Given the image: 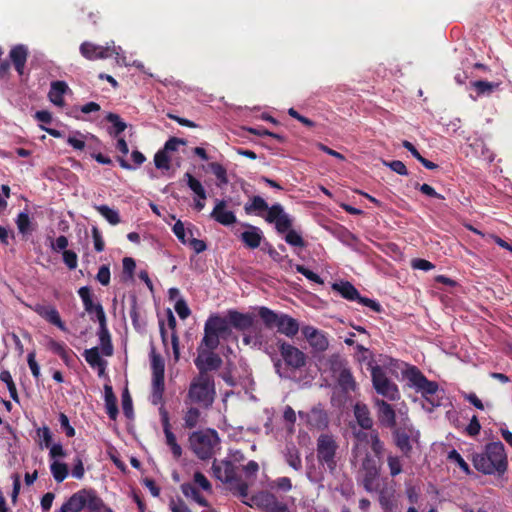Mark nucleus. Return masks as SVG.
Returning a JSON list of instances; mask_svg holds the SVG:
<instances>
[{
    "instance_id": "obj_42",
    "label": "nucleus",
    "mask_w": 512,
    "mask_h": 512,
    "mask_svg": "<svg viewBox=\"0 0 512 512\" xmlns=\"http://www.w3.org/2000/svg\"><path fill=\"white\" fill-rule=\"evenodd\" d=\"M94 208L103 216L111 225H117L121 222L119 212L107 205H95Z\"/></svg>"
},
{
    "instance_id": "obj_35",
    "label": "nucleus",
    "mask_w": 512,
    "mask_h": 512,
    "mask_svg": "<svg viewBox=\"0 0 512 512\" xmlns=\"http://www.w3.org/2000/svg\"><path fill=\"white\" fill-rule=\"evenodd\" d=\"M258 315L263 321L265 327L268 329L277 327L278 322L281 318V314H278L275 311L271 310L270 308L264 306L258 309Z\"/></svg>"
},
{
    "instance_id": "obj_28",
    "label": "nucleus",
    "mask_w": 512,
    "mask_h": 512,
    "mask_svg": "<svg viewBox=\"0 0 512 512\" xmlns=\"http://www.w3.org/2000/svg\"><path fill=\"white\" fill-rule=\"evenodd\" d=\"M276 328L280 334L293 338L299 331V323L288 314L281 313V318Z\"/></svg>"
},
{
    "instance_id": "obj_30",
    "label": "nucleus",
    "mask_w": 512,
    "mask_h": 512,
    "mask_svg": "<svg viewBox=\"0 0 512 512\" xmlns=\"http://www.w3.org/2000/svg\"><path fill=\"white\" fill-rule=\"evenodd\" d=\"M98 336L103 355L112 356L114 349L111 341V336L107 327V320H104L103 318L101 319V323H99Z\"/></svg>"
},
{
    "instance_id": "obj_6",
    "label": "nucleus",
    "mask_w": 512,
    "mask_h": 512,
    "mask_svg": "<svg viewBox=\"0 0 512 512\" xmlns=\"http://www.w3.org/2000/svg\"><path fill=\"white\" fill-rule=\"evenodd\" d=\"M339 448L332 434L323 433L317 438L316 455L320 465L333 473L337 467V450Z\"/></svg>"
},
{
    "instance_id": "obj_41",
    "label": "nucleus",
    "mask_w": 512,
    "mask_h": 512,
    "mask_svg": "<svg viewBox=\"0 0 512 512\" xmlns=\"http://www.w3.org/2000/svg\"><path fill=\"white\" fill-rule=\"evenodd\" d=\"M50 471L57 483L63 482L69 474L68 465L58 460H55L50 464Z\"/></svg>"
},
{
    "instance_id": "obj_63",
    "label": "nucleus",
    "mask_w": 512,
    "mask_h": 512,
    "mask_svg": "<svg viewBox=\"0 0 512 512\" xmlns=\"http://www.w3.org/2000/svg\"><path fill=\"white\" fill-rule=\"evenodd\" d=\"M110 276H111V274H110L109 266L108 265H102L99 268V270H98V273L96 275V279L103 286H107L110 283Z\"/></svg>"
},
{
    "instance_id": "obj_58",
    "label": "nucleus",
    "mask_w": 512,
    "mask_h": 512,
    "mask_svg": "<svg viewBox=\"0 0 512 512\" xmlns=\"http://www.w3.org/2000/svg\"><path fill=\"white\" fill-rule=\"evenodd\" d=\"M154 163L156 168L158 169H169L170 168V158L166 151L159 150L154 156Z\"/></svg>"
},
{
    "instance_id": "obj_32",
    "label": "nucleus",
    "mask_w": 512,
    "mask_h": 512,
    "mask_svg": "<svg viewBox=\"0 0 512 512\" xmlns=\"http://www.w3.org/2000/svg\"><path fill=\"white\" fill-rule=\"evenodd\" d=\"M68 90V85L64 81H53L51 83V88L48 93V97L50 101L57 105V106H63L64 105V94Z\"/></svg>"
},
{
    "instance_id": "obj_12",
    "label": "nucleus",
    "mask_w": 512,
    "mask_h": 512,
    "mask_svg": "<svg viewBox=\"0 0 512 512\" xmlns=\"http://www.w3.org/2000/svg\"><path fill=\"white\" fill-rule=\"evenodd\" d=\"M198 355L194 360V364L198 369V375L211 376L209 371H216L222 365L221 357L214 353V350H209L200 343L198 349Z\"/></svg>"
},
{
    "instance_id": "obj_11",
    "label": "nucleus",
    "mask_w": 512,
    "mask_h": 512,
    "mask_svg": "<svg viewBox=\"0 0 512 512\" xmlns=\"http://www.w3.org/2000/svg\"><path fill=\"white\" fill-rule=\"evenodd\" d=\"M333 291L338 292L344 299L349 301H357L363 306L369 307L374 312H381V305L370 298L362 297L355 286L349 281L335 282L331 286Z\"/></svg>"
},
{
    "instance_id": "obj_51",
    "label": "nucleus",
    "mask_w": 512,
    "mask_h": 512,
    "mask_svg": "<svg viewBox=\"0 0 512 512\" xmlns=\"http://www.w3.org/2000/svg\"><path fill=\"white\" fill-rule=\"evenodd\" d=\"M122 409L128 419L133 417V401L127 387L122 392Z\"/></svg>"
},
{
    "instance_id": "obj_39",
    "label": "nucleus",
    "mask_w": 512,
    "mask_h": 512,
    "mask_svg": "<svg viewBox=\"0 0 512 512\" xmlns=\"http://www.w3.org/2000/svg\"><path fill=\"white\" fill-rule=\"evenodd\" d=\"M253 334L245 335L243 338V342L246 345L253 344L254 346H258L259 348H266L267 349V340L265 336L262 333V329L258 327H254L252 329Z\"/></svg>"
},
{
    "instance_id": "obj_37",
    "label": "nucleus",
    "mask_w": 512,
    "mask_h": 512,
    "mask_svg": "<svg viewBox=\"0 0 512 512\" xmlns=\"http://www.w3.org/2000/svg\"><path fill=\"white\" fill-rule=\"evenodd\" d=\"M285 459L287 464L296 471L302 469V460L299 450L294 445L286 446Z\"/></svg>"
},
{
    "instance_id": "obj_61",
    "label": "nucleus",
    "mask_w": 512,
    "mask_h": 512,
    "mask_svg": "<svg viewBox=\"0 0 512 512\" xmlns=\"http://www.w3.org/2000/svg\"><path fill=\"white\" fill-rule=\"evenodd\" d=\"M62 256L63 262L70 270L77 268L78 256L73 250H64Z\"/></svg>"
},
{
    "instance_id": "obj_40",
    "label": "nucleus",
    "mask_w": 512,
    "mask_h": 512,
    "mask_svg": "<svg viewBox=\"0 0 512 512\" xmlns=\"http://www.w3.org/2000/svg\"><path fill=\"white\" fill-rule=\"evenodd\" d=\"M106 120L112 124V127L109 128V133L114 137H118L127 128L126 123L120 118L118 114L110 112L107 114Z\"/></svg>"
},
{
    "instance_id": "obj_13",
    "label": "nucleus",
    "mask_w": 512,
    "mask_h": 512,
    "mask_svg": "<svg viewBox=\"0 0 512 512\" xmlns=\"http://www.w3.org/2000/svg\"><path fill=\"white\" fill-rule=\"evenodd\" d=\"M118 50H120V47H116L113 41H111V43H106L105 46L84 41L79 47L81 55L90 61L118 56Z\"/></svg>"
},
{
    "instance_id": "obj_49",
    "label": "nucleus",
    "mask_w": 512,
    "mask_h": 512,
    "mask_svg": "<svg viewBox=\"0 0 512 512\" xmlns=\"http://www.w3.org/2000/svg\"><path fill=\"white\" fill-rule=\"evenodd\" d=\"M0 380L7 385L10 397L16 403H19V396H18L17 388L12 379L10 372L7 370L0 372Z\"/></svg>"
},
{
    "instance_id": "obj_55",
    "label": "nucleus",
    "mask_w": 512,
    "mask_h": 512,
    "mask_svg": "<svg viewBox=\"0 0 512 512\" xmlns=\"http://www.w3.org/2000/svg\"><path fill=\"white\" fill-rule=\"evenodd\" d=\"M267 211L265 220L268 223H275L284 214V209L279 203L273 204L271 207L268 206Z\"/></svg>"
},
{
    "instance_id": "obj_54",
    "label": "nucleus",
    "mask_w": 512,
    "mask_h": 512,
    "mask_svg": "<svg viewBox=\"0 0 512 512\" xmlns=\"http://www.w3.org/2000/svg\"><path fill=\"white\" fill-rule=\"evenodd\" d=\"M285 241L294 247L304 248L306 246V242L302 238V236L296 232L295 230H289L285 235Z\"/></svg>"
},
{
    "instance_id": "obj_15",
    "label": "nucleus",
    "mask_w": 512,
    "mask_h": 512,
    "mask_svg": "<svg viewBox=\"0 0 512 512\" xmlns=\"http://www.w3.org/2000/svg\"><path fill=\"white\" fill-rule=\"evenodd\" d=\"M254 504L263 512H290L288 505L270 492L261 491L252 496Z\"/></svg>"
},
{
    "instance_id": "obj_10",
    "label": "nucleus",
    "mask_w": 512,
    "mask_h": 512,
    "mask_svg": "<svg viewBox=\"0 0 512 512\" xmlns=\"http://www.w3.org/2000/svg\"><path fill=\"white\" fill-rule=\"evenodd\" d=\"M420 432L412 425L394 427L392 439L395 446L402 453V457L410 458L413 452V443H418Z\"/></svg>"
},
{
    "instance_id": "obj_21",
    "label": "nucleus",
    "mask_w": 512,
    "mask_h": 512,
    "mask_svg": "<svg viewBox=\"0 0 512 512\" xmlns=\"http://www.w3.org/2000/svg\"><path fill=\"white\" fill-rule=\"evenodd\" d=\"M226 208L227 202L225 200L216 199L210 217L221 225L230 226L236 223L237 218L233 211L227 210Z\"/></svg>"
},
{
    "instance_id": "obj_22",
    "label": "nucleus",
    "mask_w": 512,
    "mask_h": 512,
    "mask_svg": "<svg viewBox=\"0 0 512 512\" xmlns=\"http://www.w3.org/2000/svg\"><path fill=\"white\" fill-rule=\"evenodd\" d=\"M227 318L230 325L239 331H246L255 327V317L250 313H241L236 310H230L228 311Z\"/></svg>"
},
{
    "instance_id": "obj_8",
    "label": "nucleus",
    "mask_w": 512,
    "mask_h": 512,
    "mask_svg": "<svg viewBox=\"0 0 512 512\" xmlns=\"http://www.w3.org/2000/svg\"><path fill=\"white\" fill-rule=\"evenodd\" d=\"M405 376L418 392H421L425 400L431 405L429 410L440 405L438 401H435L429 396H433L439 389V385L435 381L429 380L416 366H410Z\"/></svg>"
},
{
    "instance_id": "obj_29",
    "label": "nucleus",
    "mask_w": 512,
    "mask_h": 512,
    "mask_svg": "<svg viewBox=\"0 0 512 512\" xmlns=\"http://www.w3.org/2000/svg\"><path fill=\"white\" fill-rule=\"evenodd\" d=\"M104 400H105V408L108 417L111 420H116L119 414L118 406H117V398L113 392V388L109 384L104 385Z\"/></svg>"
},
{
    "instance_id": "obj_47",
    "label": "nucleus",
    "mask_w": 512,
    "mask_h": 512,
    "mask_svg": "<svg viewBox=\"0 0 512 512\" xmlns=\"http://www.w3.org/2000/svg\"><path fill=\"white\" fill-rule=\"evenodd\" d=\"M268 209L267 202L261 196H254L250 203H246L244 210L247 214H252L260 211H266Z\"/></svg>"
},
{
    "instance_id": "obj_62",
    "label": "nucleus",
    "mask_w": 512,
    "mask_h": 512,
    "mask_svg": "<svg viewBox=\"0 0 512 512\" xmlns=\"http://www.w3.org/2000/svg\"><path fill=\"white\" fill-rule=\"evenodd\" d=\"M384 163L393 172H395V173H397L399 175H402V176L408 175V169H407L406 165L402 161H400V160H393V161L384 162Z\"/></svg>"
},
{
    "instance_id": "obj_57",
    "label": "nucleus",
    "mask_w": 512,
    "mask_h": 512,
    "mask_svg": "<svg viewBox=\"0 0 512 512\" xmlns=\"http://www.w3.org/2000/svg\"><path fill=\"white\" fill-rule=\"evenodd\" d=\"M274 224L277 232L280 234L287 233L289 230H292V220L285 212Z\"/></svg>"
},
{
    "instance_id": "obj_25",
    "label": "nucleus",
    "mask_w": 512,
    "mask_h": 512,
    "mask_svg": "<svg viewBox=\"0 0 512 512\" xmlns=\"http://www.w3.org/2000/svg\"><path fill=\"white\" fill-rule=\"evenodd\" d=\"M247 230L241 233L240 239L244 243L245 247L249 249H256L260 246L264 239L263 232L259 227L246 224Z\"/></svg>"
},
{
    "instance_id": "obj_33",
    "label": "nucleus",
    "mask_w": 512,
    "mask_h": 512,
    "mask_svg": "<svg viewBox=\"0 0 512 512\" xmlns=\"http://www.w3.org/2000/svg\"><path fill=\"white\" fill-rule=\"evenodd\" d=\"M164 390V375H152L151 403L153 405H158L163 402Z\"/></svg>"
},
{
    "instance_id": "obj_9",
    "label": "nucleus",
    "mask_w": 512,
    "mask_h": 512,
    "mask_svg": "<svg viewBox=\"0 0 512 512\" xmlns=\"http://www.w3.org/2000/svg\"><path fill=\"white\" fill-rule=\"evenodd\" d=\"M380 469V461L367 453L359 469L361 484L367 492H376L380 489Z\"/></svg>"
},
{
    "instance_id": "obj_16",
    "label": "nucleus",
    "mask_w": 512,
    "mask_h": 512,
    "mask_svg": "<svg viewBox=\"0 0 512 512\" xmlns=\"http://www.w3.org/2000/svg\"><path fill=\"white\" fill-rule=\"evenodd\" d=\"M331 369L334 373L338 372L337 382L343 391L349 392L356 389L355 379L342 360L332 362Z\"/></svg>"
},
{
    "instance_id": "obj_4",
    "label": "nucleus",
    "mask_w": 512,
    "mask_h": 512,
    "mask_svg": "<svg viewBox=\"0 0 512 512\" xmlns=\"http://www.w3.org/2000/svg\"><path fill=\"white\" fill-rule=\"evenodd\" d=\"M231 325L228 318L220 315H211L204 325V336L202 345L209 350H216L220 344V339H228L232 334Z\"/></svg>"
},
{
    "instance_id": "obj_26",
    "label": "nucleus",
    "mask_w": 512,
    "mask_h": 512,
    "mask_svg": "<svg viewBox=\"0 0 512 512\" xmlns=\"http://www.w3.org/2000/svg\"><path fill=\"white\" fill-rule=\"evenodd\" d=\"M301 418H306L307 424L312 428L324 429L328 425V416L326 412L319 408H313L310 413L299 411Z\"/></svg>"
},
{
    "instance_id": "obj_48",
    "label": "nucleus",
    "mask_w": 512,
    "mask_h": 512,
    "mask_svg": "<svg viewBox=\"0 0 512 512\" xmlns=\"http://www.w3.org/2000/svg\"><path fill=\"white\" fill-rule=\"evenodd\" d=\"M368 444L370 445L371 450L374 453L373 457L380 461V458L382 457L385 448L383 441H381L379 437L378 431L372 430L371 440H368Z\"/></svg>"
},
{
    "instance_id": "obj_1",
    "label": "nucleus",
    "mask_w": 512,
    "mask_h": 512,
    "mask_svg": "<svg viewBox=\"0 0 512 512\" xmlns=\"http://www.w3.org/2000/svg\"><path fill=\"white\" fill-rule=\"evenodd\" d=\"M475 469L485 475L502 476L508 469L507 454L501 441L487 443L472 459Z\"/></svg>"
},
{
    "instance_id": "obj_56",
    "label": "nucleus",
    "mask_w": 512,
    "mask_h": 512,
    "mask_svg": "<svg viewBox=\"0 0 512 512\" xmlns=\"http://www.w3.org/2000/svg\"><path fill=\"white\" fill-rule=\"evenodd\" d=\"M295 269H296V271L298 273H300L303 276H305L308 280H310V281H312L314 283L320 284V285L324 284V281L322 280V278L318 274H316L315 272L309 270L305 266L300 265V264H296L295 265Z\"/></svg>"
},
{
    "instance_id": "obj_24",
    "label": "nucleus",
    "mask_w": 512,
    "mask_h": 512,
    "mask_svg": "<svg viewBox=\"0 0 512 512\" xmlns=\"http://www.w3.org/2000/svg\"><path fill=\"white\" fill-rule=\"evenodd\" d=\"M303 334L307 338L309 344L318 352L327 350L329 346L328 339L319 330L307 326L303 329Z\"/></svg>"
},
{
    "instance_id": "obj_27",
    "label": "nucleus",
    "mask_w": 512,
    "mask_h": 512,
    "mask_svg": "<svg viewBox=\"0 0 512 512\" xmlns=\"http://www.w3.org/2000/svg\"><path fill=\"white\" fill-rule=\"evenodd\" d=\"M83 357L85 358L86 362L90 365V367L94 369L96 368L98 370V375L100 377L104 375L107 366V361L100 356L98 347H92L90 349L84 350Z\"/></svg>"
},
{
    "instance_id": "obj_31",
    "label": "nucleus",
    "mask_w": 512,
    "mask_h": 512,
    "mask_svg": "<svg viewBox=\"0 0 512 512\" xmlns=\"http://www.w3.org/2000/svg\"><path fill=\"white\" fill-rule=\"evenodd\" d=\"M354 415L358 425L364 430H370L373 426V420L370 416L369 408L366 404L356 403L354 406Z\"/></svg>"
},
{
    "instance_id": "obj_45",
    "label": "nucleus",
    "mask_w": 512,
    "mask_h": 512,
    "mask_svg": "<svg viewBox=\"0 0 512 512\" xmlns=\"http://www.w3.org/2000/svg\"><path fill=\"white\" fill-rule=\"evenodd\" d=\"M166 438V444L170 447L173 457L177 460L182 456V448L177 443L176 436L171 431V428L163 430Z\"/></svg>"
},
{
    "instance_id": "obj_38",
    "label": "nucleus",
    "mask_w": 512,
    "mask_h": 512,
    "mask_svg": "<svg viewBox=\"0 0 512 512\" xmlns=\"http://www.w3.org/2000/svg\"><path fill=\"white\" fill-rule=\"evenodd\" d=\"M181 491L186 497H192V499L200 506H209L208 501L200 494L199 490L191 483H183L181 485Z\"/></svg>"
},
{
    "instance_id": "obj_36",
    "label": "nucleus",
    "mask_w": 512,
    "mask_h": 512,
    "mask_svg": "<svg viewBox=\"0 0 512 512\" xmlns=\"http://www.w3.org/2000/svg\"><path fill=\"white\" fill-rule=\"evenodd\" d=\"M470 85L476 91L477 97L485 95L489 96L499 87V83L489 82L486 80L472 81Z\"/></svg>"
},
{
    "instance_id": "obj_60",
    "label": "nucleus",
    "mask_w": 512,
    "mask_h": 512,
    "mask_svg": "<svg viewBox=\"0 0 512 512\" xmlns=\"http://www.w3.org/2000/svg\"><path fill=\"white\" fill-rule=\"evenodd\" d=\"M231 485V489L234 491V494H238L242 498H246L248 496L249 485L247 482L241 480L238 476L237 480H234Z\"/></svg>"
},
{
    "instance_id": "obj_52",
    "label": "nucleus",
    "mask_w": 512,
    "mask_h": 512,
    "mask_svg": "<svg viewBox=\"0 0 512 512\" xmlns=\"http://www.w3.org/2000/svg\"><path fill=\"white\" fill-rule=\"evenodd\" d=\"M447 458L453 462H455L459 468L466 474H471V469L468 463L463 459V457L458 453L457 450L453 449L448 453Z\"/></svg>"
},
{
    "instance_id": "obj_43",
    "label": "nucleus",
    "mask_w": 512,
    "mask_h": 512,
    "mask_svg": "<svg viewBox=\"0 0 512 512\" xmlns=\"http://www.w3.org/2000/svg\"><path fill=\"white\" fill-rule=\"evenodd\" d=\"M188 187L197 195L198 198L205 200L207 198L206 191L201 182L196 179L191 173L184 174Z\"/></svg>"
},
{
    "instance_id": "obj_17",
    "label": "nucleus",
    "mask_w": 512,
    "mask_h": 512,
    "mask_svg": "<svg viewBox=\"0 0 512 512\" xmlns=\"http://www.w3.org/2000/svg\"><path fill=\"white\" fill-rule=\"evenodd\" d=\"M212 472L216 479L226 484H232L237 480L236 467L230 460H222L220 463L214 460Z\"/></svg>"
},
{
    "instance_id": "obj_14",
    "label": "nucleus",
    "mask_w": 512,
    "mask_h": 512,
    "mask_svg": "<svg viewBox=\"0 0 512 512\" xmlns=\"http://www.w3.org/2000/svg\"><path fill=\"white\" fill-rule=\"evenodd\" d=\"M282 360L292 370H300L306 365L307 356L300 349L282 339H277Z\"/></svg>"
},
{
    "instance_id": "obj_59",
    "label": "nucleus",
    "mask_w": 512,
    "mask_h": 512,
    "mask_svg": "<svg viewBox=\"0 0 512 512\" xmlns=\"http://www.w3.org/2000/svg\"><path fill=\"white\" fill-rule=\"evenodd\" d=\"M16 224H17V227H18V230L20 233H22V234L28 233L30 230V224H31L30 217H29L28 213H26V212L19 213L17 216V219H16Z\"/></svg>"
},
{
    "instance_id": "obj_50",
    "label": "nucleus",
    "mask_w": 512,
    "mask_h": 512,
    "mask_svg": "<svg viewBox=\"0 0 512 512\" xmlns=\"http://www.w3.org/2000/svg\"><path fill=\"white\" fill-rule=\"evenodd\" d=\"M151 369L152 375H164L165 373V364L163 358L155 353L153 350L151 353Z\"/></svg>"
},
{
    "instance_id": "obj_19",
    "label": "nucleus",
    "mask_w": 512,
    "mask_h": 512,
    "mask_svg": "<svg viewBox=\"0 0 512 512\" xmlns=\"http://www.w3.org/2000/svg\"><path fill=\"white\" fill-rule=\"evenodd\" d=\"M32 310L48 323L58 327L61 331H67L65 323L62 321L58 310L54 306L37 303L32 307Z\"/></svg>"
},
{
    "instance_id": "obj_3",
    "label": "nucleus",
    "mask_w": 512,
    "mask_h": 512,
    "mask_svg": "<svg viewBox=\"0 0 512 512\" xmlns=\"http://www.w3.org/2000/svg\"><path fill=\"white\" fill-rule=\"evenodd\" d=\"M216 396L213 376L197 375L189 385L187 398L190 403L207 409L212 406Z\"/></svg>"
},
{
    "instance_id": "obj_23",
    "label": "nucleus",
    "mask_w": 512,
    "mask_h": 512,
    "mask_svg": "<svg viewBox=\"0 0 512 512\" xmlns=\"http://www.w3.org/2000/svg\"><path fill=\"white\" fill-rule=\"evenodd\" d=\"M28 48L23 44L15 45L9 52V58L16 72L22 76L24 74L25 65L28 59Z\"/></svg>"
},
{
    "instance_id": "obj_64",
    "label": "nucleus",
    "mask_w": 512,
    "mask_h": 512,
    "mask_svg": "<svg viewBox=\"0 0 512 512\" xmlns=\"http://www.w3.org/2000/svg\"><path fill=\"white\" fill-rule=\"evenodd\" d=\"M194 482L198 484L204 491L210 492L212 490V485L206 476L199 471L194 473Z\"/></svg>"
},
{
    "instance_id": "obj_20",
    "label": "nucleus",
    "mask_w": 512,
    "mask_h": 512,
    "mask_svg": "<svg viewBox=\"0 0 512 512\" xmlns=\"http://www.w3.org/2000/svg\"><path fill=\"white\" fill-rule=\"evenodd\" d=\"M375 406L379 423L386 428L396 427V413L392 405L383 399H376Z\"/></svg>"
},
{
    "instance_id": "obj_2",
    "label": "nucleus",
    "mask_w": 512,
    "mask_h": 512,
    "mask_svg": "<svg viewBox=\"0 0 512 512\" xmlns=\"http://www.w3.org/2000/svg\"><path fill=\"white\" fill-rule=\"evenodd\" d=\"M114 512L92 488H83L72 494L61 506L62 512Z\"/></svg>"
},
{
    "instance_id": "obj_34",
    "label": "nucleus",
    "mask_w": 512,
    "mask_h": 512,
    "mask_svg": "<svg viewBox=\"0 0 512 512\" xmlns=\"http://www.w3.org/2000/svg\"><path fill=\"white\" fill-rule=\"evenodd\" d=\"M167 323H168V327L172 330L171 344H172V349H173V354H174V360L178 361L180 358V349H179V338L176 333L177 322H176V318L173 315L171 310H168V312H167Z\"/></svg>"
},
{
    "instance_id": "obj_46",
    "label": "nucleus",
    "mask_w": 512,
    "mask_h": 512,
    "mask_svg": "<svg viewBox=\"0 0 512 512\" xmlns=\"http://www.w3.org/2000/svg\"><path fill=\"white\" fill-rule=\"evenodd\" d=\"M201 412L197 407H190L184 414V427L187 429H193L197 426Z\"/></svg>"
},
{
    "instance_id": "obj_53",
    "label": "nucleus",
    "mask_w": 512,
    "mask_h": 512,
    "mask_svg": "<svg viewBox=\"0 0 512 512\" xmlns=\"http://www.w3.org/2000/svg\"><path fill=\"white\" fill-rule=\"evenodd\" d=\"M208 166L211 172L215 175V177L220 181L221 184L228 183L227 170L222 164L212 162Z\"/></svg>"
},
{
    "instance_id": "obj_5",
    "label": "nucleus",
    "mask_w": 512,
    "mask_h": 512,
    "mask_svg": "<svg viewBox=\"0 0 512 512\" xmlns=\"http://www.w3.org/2000/svg\"><path fill=\"white\" fill-rule=\"evenodd\" d=\"M220 442L218 433L214 429L195 431L189 436V444L194 454L201 460L210 459L214 448Z\"/></svg>"
},
{
    "instance_id": "obj_44",
    "label": "nucleus",
    "mask_w": 512,
    "mask_h": 512,
    "mask_svg": "<svg viewBox=\"0 0 512 512\" xmlns=\"http://www.w3.org/2000/svg\"><path fill=\"white\" fill-rule=\"evenodd\" d=\"M387 466L391 477H396L403 472L402 457L394 454L387 455Z\"/></svg>"
},
{
    "instance_id": "obj_7",
    "label": "nucleus",
    "mask_w": 512,
    "mask_h": 512,
    "mask_svg": "<svg viewBox=\"0 0 512 512\" xmlns=\"http://www.w3.org/2000/svg\"><path fill=\"white\" fill-rule=\"evenodd\" d=\"M371 366V380L372 386L376 393L389 401H397L400 399V391L395 382H393L386 371L380 365Z\"/></svg>"
},
{
    "instance_id": "obj_18",
    "label": "nucleus",
    "mask_w": 512,
    "mask_h": 512,
    "mask_svg": "<svg viewBox=\"0 0 512 512\" xmlns=\"http://www.w3.org/2000/svg\"><path fill=\"white\" fill-rule=\"evenodd\" d=\"M78 295L82 300L85 311L88 314H95V317L99 323L101 319H106V314L103 306L100 303H94L92 299L91 289L88 286H83L78 290Z\"/></svg>"
}]
</instances>
